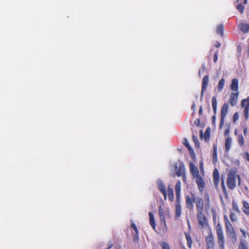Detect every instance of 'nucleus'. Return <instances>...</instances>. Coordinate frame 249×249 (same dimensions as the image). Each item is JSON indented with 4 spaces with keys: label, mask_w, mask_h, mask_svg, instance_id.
I'll list each match as a JSON object with an SVG mask.
<instances>
[{
    "label": "nucleus",
    "mask_w": 249,
    "mask_h": 249,
    "mask_svg": "<svg viewBox=\"0 0 249 249\" xmlns=\"http://www.w3.org/2000/svg\"><path fill=\"white\" fill-rule=\"evenodd\" d=\"M213 161L217 160V146L214 145L213 147Z\"/></svg>",
    "instance_id": "34"
},
{
    "label": "nucleus",
    "mask_w": 249,
    "mask_h": 249,
    "mask_svg": "<svg viewBox=\"0 0 249 249\" xmlns=\"http://www.w3.org/2000/svg\"><path fill=\"white\" fill-rule=\"evenodd\" d=\"M230 129L229 128H227L225 130V132H224V135L225 136L226 135H228L230 133Z\"/></svg>",
    "instance_id": "46"
},
{
    "label": "nucleus",
    "mask_w": 249,
    "mask_h": 249,
    "mask_svg": "<svg viewBox=\"0 0 249 249\" xmlns=\"http://www.w3.org/2000/svg\"><path fill=\"white\" fill-rule=\"evenodd\" d=\"M238 249H248L247 245L244 240L240 241Z\"/></svg>",
    "instance_id": "36"
},
{
    "label": "nucleus",
    "mask_w": 249,
    "mask_h": 249,
    "mask_svg": "<svg viewBox=\"0 0 249 249\" xmlns=\"http://www.w3.org/2000/svg\"><path fill=\"white\" fill-rule=\"evenodd\" d=\"M213 182L216 189H218L219 182V174L217 168L214 169L213 172Z\"/></svg>",
    "instance_id": "12"
},
{
    "label": "nucleus",
    "mask_w": 249,
    "mask_h": 249,
    "mask_svg": "<svg viewBox=\"0 0 249 249\" xmlns=\"http://www.w3.org/2000/svg\"><path fill=\"white\" fill-rule=\"evenodd\" d=\"M181 213V208L180 205V200H176V210H175V217L178 218Z\"/></svg>",
    "instance_id": "17"
},
{
    "label": "nucleus",
    "mask_w": 249,
    "mask_h": 249,
    "mask_svg": "<svg viewBox=\"0 0 249 249\" xmlns=\"http://www.w3.org/2000/svg\"><path fill=\"white\" fill-rule=\"evenodd\" d=\"M159 216H160V221L161 222H163L164 225H166L164 214H162V215H160Z\"/></svg>",
    "instance_id": "41"
},
{
    "label": "nucleus",
    "mask_w": 249,
    "mask_h": 249,
    "mask_svg": "<svg viewBox=\"0 0 249 249\" xmlns=\"http://www.w3.org/2000/svg\"><path fill=\"white\" fill-rule=\"evenodd\" d=\"M216 234L217 237V243L220 249H225V238L221 225L218 223L216 227Z\"/></svg>",
    "instance_id": "4"
},
{
    "label": "nucleus",
    "mask_w": 249,
    "mask_h": 249,
    "mask_svg": "<svg viewBox=\"0 0 249 249\" xmlns=\"http://www.w3.org/2000/svg\"><path fill=\"white\" fill-rule=\"evenodd\" d=\"M231 142H232V139L231 138H226V140H225V151L228 152L231 147Z\"/></svg>",
    "instance_id": "24"
},
{
    "label": "nucleus",
    "mask_w": 249,
    "mask_h": 249,
    "mask_svg": "<svg viewBox=\"0 0 249 249\" xmlns=\"http://www.w3.org/2000/svg\"><path fill=\"white\" fill-rule=\"evenodd\" d=\"M248 2V0H244V1H243V3L244 4H246Z\"/></svg>",
    "instance_id": "53"
},
{
    "label": "nucleus",
    "mask_w": 249,
    "mask_h": 249,
    "mask_svg": "<svg viewBox=\"0 0 249 249\" xmlns=\"http://www.w3.org/2000/svg\"><path fill=\"white\" fill-rule=\"evenodd\" d=\"M232 206H233V209L237 212L238 213H239L240 211H239V209L238 207V206L235 204L234 203H233L232 204Z\"/></svg>",
    "instance_id": "42"
},
{
    "label": "nucleus",
    "mask_w": 249,
    "mask_h": 249,
    "mask_svg": "<svg viewBox=\"0 0 249 249\" xmlns=\"http://www.w3.org/2000/svg\"><path fill=\"white\" fill-rule=\"evenodd\" d=\"M236 9L242 14L244 12L245 7L242 3H237L235 5Z\"/></svg>",
    "instance_id": "30"
},
{
    "label": "nucleus",
    "mask_w": 249,
    "mask_h": 249,
    "mask_svg": "<svg viewBox=\"0 0 249 249\" xmlns=\"http://www.w3.org/2000/svg\"><path fill=\"white\" fill-rule=\"evenodd\" d=\"M131 228L134 230L135 234L134 236L136 238H139V231L136 225L134 223H131Z\"/></svg>",
    "instance_id": "33"
},
{
    "label": "nucleus",
    "mask_w": 249,
    "mask_h": 249,
    "mask_svg": "<svg viewBox=\"0 0 249 249\" xmlns=\"http://www.w3.org/2000/svg\"><path fill=\"white\" fill-rule=\"evenodd\" d=\"M224 220L225 221V227L227 233L231 231H234L233 227L230 222L227 215H224Z\"/></svg>",
    "instance_id": "14"
},
{
    "label": "nucleus",
    "mask_w": 249,
    "mask_h": 249,
    "mask_svg": "<svg viewBox=\"0 0 249 249\" xmlns=\"http://www.w3.org/2000/svg\"><path fill=\"white\" fill-rule=\"evenodd\" d=\"M224 220L225 221V227L227 233L231 231H234L233 227L230 222L227 215H224Z\"/></svg>",
    "instance_id": "13"
},
{
    "label": "nucleus",
    "mask_w": 249,
    "mask_h": 249,
    "mask_svg": "<svg viewBox=\"0 0 249 249\" xmlns=\"http://www.w3.org/2000/svg\"><path fill=\"white\" fill-rule=\"evenodd\" d=\"M246 155H247V159L248 161H249V153H246Z\"/></svg>",
    "instance_id": "51"
},
{
    "label": "nucleus",
    "mask_w": 249,
    "mask_h": 249,
    "mask_svg": "<svg viewBox=\"0 0 249 249\" xmlns=\"http://www.w3.org/2000/svg\"><path fill=\"white\" fill-rule=\"evenodd\" d=\"M230 89L231 90L235 92H238V80L237 78H234L231 81V83L230 85Z\"/></svg>",
    "instance_id": "19"
},
{
    "label": "nucleus",
    "mask_w": 249,
    "mask_h": 249,
    "mask_svg": "<svg viewBox=\"0 0 249 249\" xmlns=\"http://www.w3.org/2000/svg\"><path fill=\"white\" fill-rule=\"evenodd\" d=\"M185 200L187 208L190 210H193L194 208V203L195 202L196 200L195 194L191 193L190 194V196L188 195L186 196Z\"/></svg>",
    "instance_id": "6"
},
{
    "label": "nucleus",
    "mask_w": 249,
    "mask_h": 249,
    "mask_svg": "<svg viewBox=\"0 0 249 249\" xmlns=\"http://www.w3.org/2000/svg\"><path fill=\"white\" fill-rule=\"evenodd\" d=\"M240 231L241 232L242 235L244 237L246 238L247 237V233L243 229H240Z\"/></svg>",
    "instance_id": "44"
},
{
    "label": "nucleus",
    "mask_w": 249,
    "mask_h": 249,
    "mask_svg": "<svg viewBox=\"0 0 249 249\" xmlns=\"http://www.w3.org/2000/svg\"><path fill=\"white\" fill-rule=\"evenodd\" d=\"M238 179V186L241 185V178L237 174L235 170L231 169L228 173L227 178V185L228 188L230 190H233L236 187V179Z\"/></svg>",
    "instance_id": "2"
},
{
    "label": "nucleus",
    "mask_w": 249,
    "mask_h": 249,
    "mask_svg": "<svg viewBox=\"0 0 249 249\" xmlns=\"http://www.w3.org/2000/svg\"><path fill=\"white\" fill-rule=\"evenodd\" d=\"M180 191L181 183L180 181H178L175 185V192L176 196V200H180Z\"/></svg>",
    "instance_id": "18"
},
{
    "label": "nucleus",
    "mask_w": 249,
    "mask_h": 249,
    "mask_svg": "<svg viewBox=\"0 0 249 249\" xmlns=\"http://www.w3.org/2000/svg\"><path fill=\"white\" fill-rule=\"evenodd\" d=\"M221 188H222L223 193L225 195H226L227 194V191L226 186L225 185L224 179H223V178L221 179Z\"/></svg>",
    "instance_id": "37"
},
{
    "label": "nucleus",
    "mask_w": 249,
    "mask_h": 249,
    "mask_svg": "<svg viewBox=\"0 0 249 249\" xmlns=\"http://www.w3.org/2000/svg\"><path fill=\"white\" fill-rule=\"evenodd\" d=\"M239 0H235V1L234 2V4L238 3Z\"/></svg>",
    "instance_id": "55"
},
{
    "label": "nucleus",
    "mask_w": 249,
    "mask_h": 249,
    "mask_svg": "<svg viewBox=\"0 0 249 249\" xmlns=\"http://www.w3.org/2000/svg\"><path fill=\"white\" fill-rule=\"evenodd\" d=\"M196 182L198 186V189L200 192H202L205 187V183L203 178L200 176L196 177Z\"/></svg>",
    "instance_id": "11"
},
{
    "label": "nucleus",
    "mask_w": 249,
    "mask_h": 249,
    "mask_svg": "<svg viewBox=\"0 0 249 249\" xmlns=\"http://www.w3.org/2000/svg\"><path fill=\"white\" fill-rule=\"evenodd\" d=\"M204 198L206 201L204 205V200L200 197H198L196 200V205L197 213L203 212L204 210V207L206 210L210 209L211 206V202L208 194L206 193L205 194Z\"/></svg>",
    "instance_id": "3"
},
{
    "label": "nucleus",
    "mask_w": 249,
    "mask_h": 249,
    "mask_svg": "<svg viewBox=\"0 0 249 249\" xmlns=\"http://www.w3.org/2000/svg\"><path fill=\"white\" fill-rule=\"evenodd\" d=\"M241 106L244 108L243 113L246 120H248L249 115V96L246 99H243L241 102Z\"/></svg>",
    "instance_id": "5"
},
{
    "label": "nucleus",
    "mask_w": 249,
    "mask_h": 249,
    "mask_svg": "<svg viewBox=\"0 0 249 249\" xmlns=\"http://www.w3.org/2000/svg\"><path fill=\"white\" fill-rule=\"evenodd\" d=\"M225 82V80L224 78H221L220 79L217 86V89L218 91L221 92L222 91L224 88Z\"/></svg>",
    "instance_id": "29"
},
{
    "label": "nucleus",
    "mask_w": 249,
    "mask_h": 249,
    "mask_svg": "<svg viewBox=\"0 0 249 249\" xmlns=\"http://www.w3.org/2000/svg\"><path fill=\"white\" fill-rule=\"evenodd\" d=\"M206 242L207 245L206 249H213L214 246V240L212 233L206 237Z\"/></svg>",
    "instance_id": "8"
},
{
    "label": "nucleus",
    "mask_w": 249,
    "mask_h": 249,
    "mask_svg": "<svg viewBox=\"0 0 249 249\" xmlns=\"http://www.w3.org/2000/svg\"><path fill=\"white\" fill-rule=\"evenodd\" d=\"M213 219H215V215H214L213 214Z\"/></svg>",
    "instance_id": "57"
},
{
    "label": "nucleus",
    "mask_w": 249,
    "mask_h": 249,
    "mask_svg": "<svg viewBox=\"0 0 249 249\" xmlns=\"http://www.w3.org/2000/svg\"><path fill=\"white\" fill-rule=\"evenodd\" d=\"M149 223L152 228L154 230H155L156 229V222L154 218V216L153 214L151 212H149Z\"/></svg>",
    "instance_id": "22"
},
{
    "label": "nucleus",
    "mask_w": 249,
    "mask_h": 249,
    "mask_svg": "<svg viewBox=\"0 0 249 249\" xmlns=\"http://www.w3.org/2000/svg\"><path fill=\"white\" fill-rule=\"evenodd\" d=\"M184 234H185V237H186V239L187 240V246L190 249H191L192 243H193V241H192L191 236L189 233L186 232H184Z\"/></svg>",
    "instance_id": "25"
},
{
    "label": "nucleus",
    "mask_w": 249,
    "mask_h": 249,
    "mask_svg": "<svg viewBox=\"0 0 249 249\" xmlns=\"http://www.w3.org/2000/svg\"><path fill=\"white\" fill-rule=\"evenodd\" d=\"M159 215L164 214L161 206H160L159 207Z\"/></svg>",
    "instance_id": "43"
},
{
    "label": "nucleus",
    "mask_w": 249,
    "mask_h": 249,
    "mask_svg": "<svg viewBox=\"0 0 249 249\" xmlns=\"http://www.w3.org/2000/svg\"><path fill=\"white\" fill-rule=\"evenodd\" d=\"M202 111H203L202 107L200 106L199 107V112H198L199 115H201L202 114Z\"/></svg>",
    "instance_id": "47"
},
{
    "label": "nucleus",
    "mask_w": 249,
    "mask_h": 249,
    "mask_svg": "<svg viewBox=\"0 0 249 249\" xmlns=\"http://www.w3.org/2000/svg\"><path fill=\"white\" fill-rule=\"evenodd\" d=\"M239 119V114H238V113L237 112H236L235 113H234L233 115V118H232V122L234 124H235L236 123V121L238 120V119Z\"/></svg>",
    "instance_id": "38"
},
{
    "label": "nucleus",
    "mask_w": 249,
    "mask_h": 249,
    "mask_svg": "<svg viewBox=\"0 0 249 249\" xmlns=\"http://www.w3.org/2000/svg\"><path fill=\"white\" fill-rule=\"evenodd\" d=\"M212 104L213 111V115L212 117L213 124H215L216 121V114L217 112V100L215 96H213L212 98Z\"/></svg>",
    "instance_id": "10"
},
{
    "label": "nucleus",
    "mask_w": 249,
    "mask_h": 249,
    "mask_svg": "<svg viewBox=\"0 0 249 249\" xmlns=\"http://www.w3.org/2000/svg\"><path fill=\"white\" fill-rule=\"evenodd\" d=\"M176 174L178 177H182L183 180L185 182L186 176L185 174V168L183 164L179 165L178 167H176Z\"/></svg>",
    "instance_id": "9"
},
{
    "label": "nucleus",
    "mask_w": 249,
    "mask_h": 249,
    "mask_svg": "<svg viewBox=\"0 0 249 249\" xmlns=\"http://www.w3.org/2000/svg\"><path fill=\"white\" fill-rule=\"evenodd\" d=\"M206 67L205 66V65H202V67H201V70L203 71H204L205 70H206Z\"/></svg>",
    "instance_id": "48"
},
{
    "label": "nucleus",
    "mask_w": 249,
    "mask_h": 249,
    "mask_svg": "<svg viewBox=\"0 0 249 249\" xmlns=\"http://www.w3.org/2000/svg\"><path fill=\"white\" fill-rule=\"evenodd\" d=\"M161 246V249H171L169 244L165 242H161L159 243Z\"/></svg>",
    "instance_id": "35"
},
{
    "label": "nucleus",
    "mask_w": 249,
    "mask_h": 249,
    "mask_svg": "<svg viewBox=\"0 0 249 249\" xmlns=\"http://www.w3.org/2000/svg\"><path fill=\"white\" fill-rule=\"evenodd\" d=\"M230 219L232 221V222H235V221H236L237 220V217H236V215L233 213H231L230 214Z\"/></svg>",
    "instance_id": "39"
},
{
    "label": "nucleus",
    "mask_w": 249,
    "mask_h": 249,
    "mask_svg": "<svg viewBox=\"0 0 249 249\" xmlns=\"http://www.w3.org/2000/svg\"><path fill=\"white\" fill-rule=\"evenodd\" d=\"M189 166L190 172L194 178H196L197 177V176H200L197 167L192 162H190Z\"/></svg>",
    "instance_id": "16"
},
{
    "label": "nucleus",
    "mask_w": 249,
    "mask_h": 249,
    "mask_svg": "<svg viewBox=\"0 0 249 249\" xmlns=\"http://www.w3.org/2000/svg\"><path fill=\"white\" fill-rule=\"evenodd\" d=\"M238 28L243 33H247L249 32V23H240L238 25Z\"/></svg>",
    "instance_id": "20"
},
{
    "label": "nucleus",
    "mask_w": 249,
    "mask_h": 249,
    "mask_svg": "<svg viewBox=\"0 0 249 249\" xmlns=\"http://www.w3.org/2000/svg\"><path fill=\"white\" fill-rule=\"evenodd\" d=\"M237 140L239 145L241 147H243L244 146V139L243 136L242 134L238 135Z\"/></svg>",
    "instance_id": "31"
},
{
    "label": "nucleus",
    "mask_w": 249,
    "mask_h": 249,
    "mask_svg": "<svg viewBox=\"0 0 249 249\" xmlns=\"http://www.w3.org/2000/svg\"><path fill=\"white\" fill-rule=\"evenodd\" d=\"M209 77L208 75H205L203 79L202 82V88L201 91V95L203 96L204 92L207 89L208 83H209Z\"/></svg>",
    "instance_id": "15"
},
{
    "label": "nucleus",
    "mask_w": 249,
    "mask_h": 249,
    "mask_svg": "<svg viewBox=\"0 0 249 249\" xmlns=\"http://www.w3.org/2000/svg\"><path fill=\"white\" fill-rule=\"evenodd\" d=\"M242 210L244 213L249 216V203L246 200H243Z\"/></svg>",
    "instance_id": "21"
},
{
    "label": "nucleus",
    "mask_w": 249,
    "mask_h": 249,
    "mask_svg": "<svg viewBox=\"0 0 249 249\" xmlns=\"http://www.w3.org/2000/svg\"><path fill=\"white\" fill-rule=\"evenodd\" d=\"M196 218L199 225L203 228L208 225L207 219L203 212L196 213Z\"/></svg>",
    "instance_id": "7"
},
{
    "label": "nucleus",
    "mask_w": 249,
    "mask_h": 249,
    "mask_svg": "<svg viewBox=\"0 0 249 249\" xmlns=\"http://www.w3.org/2000/svg\"><path fill=\"white\" fill-rule=\"evenodd\" d=\"M197 121H198V124H197V125H199V122H200V120H199V119H198L197 120Z\"/></svg>",
    "instance_id": "56"
},
{
    "label": "nucleus",
    "mask_w": 249,
    "mask_h": 249,
    "mask_svg": "<svg viewBox=\"0 0 249 249\" xmlns=\"http://www.w3.org/2000/svg\"><path fill=\"white\" fill-rule=\"evenodd\" d=\"M167 193L169 200L171 201H173L174 199L173 190L172 188H170L169 186H168V187Z\"/></svg>",
    "instance_id": "28"
},
{
    "label": "nucleus",
    "mask_w": 249,
    "mask_h": 249,
    "mask_svg": "<svg viewBox=\"0 0 249 249\" xmlns=\"http://www.w3.org/2000/svg\"><path fill=\"white\" fill-rule=\"evenodd\" d=\"M218 51H217L215 53H214V56H213V62L216 63L217 61V59H218Z\"/></svg>",
    "instance_id": "40"
},
{
    "label": "nucleus",
    "mask_w": 249,
    "mask_h": 249,
    "mask_svg": "<svg viewBox=\"0 0 249 249\" xmlns=\"http://www.w3.org/2000/svg\"><path fill=\"white\" fill-rule=\"evenodd\" d=\"M159 190L162 194L165 199L167 196V192L166 187L163 183H161L159 184Z\"/></svg>",
    "instance_id": "26"
},
{
    "label": "nucleus",
    "mask_w": 249,
    "mask_h": 249,
    "mask_svg": "<svg viewBox=\"0 0 249 249\" xmlns=\"http://www.w3.org/2000/svg\"><path fill=\"white\" fill-rule=\"evenodd\" d=\"M198 75L200 77L201 76V70H200L198 71Z\"/></svg>",
    "instance_id": "54"
},
{
    "label": "nucleus",
    "mask_w": 249,
    "mask_h": 249,
    "mask_svg": "<svg viewBox=\"0 0 249 249\" xmlns=\"http://www.w3.org/2000/svg\"><path fill=\"white\" fill-rule=\"evenodd\" d=\"M221 45V44L219 42H217V43L215 45V46L216 47V48H219Z\"/></svg>",
    "instance_id": "49"
},
{
    "label": "nucleus",
    "mask_w": 249,
    "mask_h": 249,
    "mask_svg": "<svg viewBox=\"0 0 249 249\" xmlns=\"http://www.w3.org/2000/svg\"><path fill=\"white\" fill-rule=\"evenodd\" d=\"M183 144L187 148L188 150L189 151L191 155H192V154H193V155H195L193 149L192 148L191 146H190L189 142L187 140V139H186V138L184 139Z\"/></svg>",
    "instance_id": "27"
},
{
    "label": "nucleus",
    "mask_w": 249,
    "mask_h": 249,
    "mask_svg": "<svg viewBox=\"0 0 249 249\" xmlns=\"http://www.w3.org/2000/svg\"><path fill=\"white\" fill-rule=\"evenodd\" d=\"M248 131V128L246 126L243 127V133L244 135H246Z\"/></svg>",
    "instance_id": "45"
},
{
    "label": "nucleus",
    "mask_w": 249,
    "mask_h": 249,
    "mask_svg": "<svg viewBox=\"0 0 249 249\" xmlns=\"http://www.w3.org/2000/svg\"><path fill=\"white\" fill-rule=\"evenodd\" d=\"M238 96L239 92H231L230 94V98L228 102L224 103L221 107L220 111V122L219 124V128H222L224 124L225 119L228 111L229 107V103H230L232 107L236 106L238 101Z\"/></svg>",
    "instance_id": "1"
},
{
    "label": "nucleus",
    "mask_w": 249,
    "mask_h": 249,
    "mask_svg": "<svg viewBox=\"0 0 249 249\" xmlns=\"http://www.w3.org/2000/svg\"><path fill=\"white\" fill-rule=\"evenodd\" d=\"M191 108H192V110H195V104H194L192 106Z\"/></svg>",
    "instance_id": "50"
},
{
    "label": "nucleus",
    "mask_w": 249,
    "mask_h": 249,
    "mask_svg": "<svg viewBox=\"0 0 249 249\" xmlns=\"http://www.w3.org/2000/svg\"><path fill=\"white\" fill-rule=\"evenodd\" d=\"M227 233L229 234L232 243H236L237 241V237L235 231L228 232Z\"/></svg>",
    "instance_id": "23"
},
{
    "label": "nucleus",
    "mask_w": 249,
    "mask_h": 249,
    "mask_svg": "<svg viewBox=\"0 0 249 249\" xmlns=\"http://www.w3.org/2000/svg\"><path fill=\"white\" fill-rule=\"evenodd\" d=\"M224 26L222 24H220L217 27L216 33L223 36L224 34Z\"/></svg>",
    "instance_id": "32"
},
{
    "label": "nucleus",
    "mask_w": 249,
    "mask_h": 249,
    "mask_svg": "<svg viewBox=\"0 0 249 249\" xmlns=\"http://www.w3.org/2000/svg\"><path fill=\"white\" fill-rule=\"evenodd\" d=\"M237 132H238V130H237V129H236L235 130V131H234V134H235V135H237Z\"/></svg>",
    "instance_id": "52"
}]
</instances>
